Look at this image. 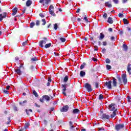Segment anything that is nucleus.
<instances>
[{
  "label": "nucleus",
  "mask_w": 131,
  "mask_h": 131,
  "mask_svg": "<svg viewBox=\"0 0 131 131\" xmlns=\"http://www.w3.org/2000/svg\"><path fill=\"white\" fill-rule=\"evenodd\" d=\"M124 128V124H118L115 125V128L116 130L119 131Z\"/></svg>",
  "instance_id": "nucleus-1"
},
{
  "label": "nucleus",
  "mask_w": 131,
  "mask_h": 131,
  "mask_svg": "<svg viewBox=\"0 0 131 131\" xmlns=\"http://www.w3.org/2000/svg\"><path fill=\"white\" fill-rule=\"evenodd\" d=\"M49 13L52 16L56 17V14L54 12V6L53 5H50L49 7Z\"/></svg>",
  "instance_id": "nucleus-2"
},
{
  "label": "nucleus",
  "mask_w": 131,
  "mask_h": 131,
  "mask_svg": "<svg viewBox=\"0 0 131 131\" xmlns=\"http://www.w3.org/2000/svg\"><path fill=\"white\" fill-rule=\"evenodd\" d=\"M112 81H109L108 82H106L104 86H106V88H107V89H108V90H111L112 89Z\"/></svg>",
  "instance_id": "nucleus-3"
},
{
  "label": "nucleus",
  "mask_w": 131,
  "mask_h": 131,
  "mask_svg": "<svg viewBox=\"0 0 131 131\" xmlns=\"http://www.w3.org/2000/svg\"><path fill=\"white\" fill-rule=\"evenodd\" d=\"M40 4H42L43 6L45 5H48L51 3V0H40L39 1Z\"/></svg>",
  "instance_id": "nucleus-4"
},
{
  "label": "nucleus",
  "mask_w": 131,
  "mask_h": 131,
  "mask_svg": "<svg viewBox=\"0 0 131 131\" xmlns=\"http://www.w3.org/2000/svg\"><path fill=\"white\" fill-rule=\"evenodd\" d=\"M122 79L124 84H126V83H127V79L126 78V74H123L122 75Z\"/></svg>",
  "instance_id": "nucleus-5"
},
{
  "label": "nucleus",
  "mask_w": 131,
  "mask_h": 131,
  "mask_svg": "<svg viewBox=\"0 0 131 131\" xmlns=\"http://www.w3.org/2000/svg\"><path fill=\"white\" fill-rule=\"evenodd\" d=\"M47 41H48L47 38H44V40H41L39 42L40 47H41V48H43V45H46L47 43Z\"/></svg>",
  "instance_id": "nucleus-6"
},
{
  "label": "nucleus",
  "mask_w": 131,
  "mask_h": 131,
  "mask_svg": "<svg viewBox=\"0 0 131 131\" xmlns=\"http://www.w3.org/2000/svg\"><path fill=\"white\" fill-rule=\"evenodd\" d=\"M85 89H86L88 92H92L93 91V89H92V86L91 85V84L86 83L85 84Z\"/></svg>",
  "instance_id": "nucleus-7"
},
{
  "label": "nucleus",
  "mask_w": 131,
  "mask_h": 131,
  "mask_svg": "<svg viewBox=\"0 0 131 131\" xmlns=\"http://www.w3.org/2000/svg\"><path fill=\"white\" fill-rule=\"evenodd\" d=\"M68 109H69V106H68V105H64L60 111L61 112H67Z\"/></svg>",
  "instance_id": "nucleus-8"
},
{
  "label": "nucleus",
  "mask_w": 131,
  "mask_h": 131,
  "mask_svg": "<svg viewBox=\"0 0 131 131\" xmlns=\"http://www.w3.org/2000/svg\"><path fill=\"white\" fill-rule=\"evenodd\" d=\"M108 109L110 111H115V104L112 103L108 106Z\"/></svg>",
  "instance_id": "nucleus-9"
},
{
  "label": "nucleus",
  "mask_w": 131,
  "mask_h": 131,
  "mask_svg": "<svg viewBox=\"0 0 131 131\" xmlns=\"http://www.w3.org/2000/svg\"><path fill=\"white\" fill-rule=\"evenodd\" d=\"M7 17V13L4 12L2 14H0V21H3V19Z\"/></svg>",
  "instance_id": "nucleus-10"
},
{
  "label": "nucleus",
  "mask_w": 131,
  "mask_h": 131,
  "mask_svg": "<svg viewBox=\"0 0 131 131\" xmlns=\"http://www.w3.org/2000/svg\"><path fill=\"white\" fill-rule=\"evenodd\" d=\"M102 117L104 119H109L110 118V116L107 114H103Z\"/></svg>",
  "instance_id": "nucleus-11"
},
{
  "label": "nucleus",
  "mask_w": 131,
  "mask_h": 131,
  "mask_svg": "<svg viewBox=\"0 0 131 131\" xmlns=\"http://www.w3.org/2000/svg\"><path fill=\"white\" fill-rule=\"evenodd\" d=\"M62 88H63L62 92V94L63 95H64V96H66V93H65V92L66 91V85H61Z\"/></svg>",
  "instance_id": "nucleus-12"
},
{
  "label": "nucleus",
  "mask_w": 131,
  "mask_h": 131,
  "mask_svg": "<svg viewBox=\"0 0 131 131\" xmlns=\"http://www.w3.org/2000/svg\"><path fill=\"white\" fill-rule=\"evenodd\" d=\"M127 72L129 73V75L131 74V64L128 63L127 65Z\"/></svg>",
  "instance_id": "nucleus-13"
},
{
  "label": "nucleus",
  "mask_w": 131,
  "mask_h": 131,
  "mask_svg": "<svg viewBox=\"0 0 131 131\" xmlns=\"http://www.w3.org/2000/svg\"><path fill=\"white\" fill-rule=\"evenodd\" d=\"M12 15L15 16L17 14V12H18V8L17 7H15L13 10H12Z\"/></svg>",
  "instance_id": "nucleus-14"
},
{
  "label": "nucleus",
  "mask_w": 131,
  "mask_h": 131,
  "mask_svg": "<svg viewBox=\"0 0 131 131\" xmlns=\"http://www.w3.org/2000/svg\"><path fill=\"white\" fill-rule=\"evenodd\" d=\"M113 85L114 86L117 85V80H116L115 78H113Z\"/></svg>",
  "instance_id": "nucleus-15"
},
{
  "label": "nucleus",
  "mask_w": 131,
  "mask_h": 131,
  "mask_svg": "<svg viewBox=\"0 0 131 131\" xmlns=\"http://www.w3.org/2000/svg\"><path fill=\"white\" fill-rule=\"evenodd\" d=\"M15 71L17 74H18V75H21L22 72H21V70H20V69H16L15 70Z\"/></svg>",
  "instance_id": "nucleus-16"
},
{
  "label": "nucleus",
  "mask_w": 131,
  "mask_h": 131,
  "mask_svg": "<svg viewBox=\"0 0 131 131\" xmlns=\"http://www.w3.org/2000/svg\"><path fill=\"white\" fill-rule=\"evenodd\" d=\"M32 4V2L30 0H28L26 2V6L27 7H30Z\"/></svg>",
  "instance_id": "nucleus-17"
},
{
  "label": "nucleus",
  "mask_w": 131,
  "mask_h": 131,
  "mask_svg": "<svg viewBox=\"0 0 131 131\" xmlns=\"http://www.w3.org/2000/svg\"><path fill=\"white\" fill-rule=\"evenodd\" d=\"M115 116H116V110L113 112V113L111 115V118H114Z\"/></svg>",
  "instance_id": "nucleus-18"
},
{
  "label": "nucleus",
  "mask_w": 131,
  "mask_h": 131,
  "mask_svg": "<svg viewBox=\"0 0 131 131\" xmlns=\"http://www.w3.org/2000/svg\"><path fill=\"white\" fill-rule=\"evenodd\" d=\"M79 112V110H78L77 108L74 109L73 111V114H78Z\"/></svg>",
  "instance_id": "nucleus-19"
},
{
  "label": "nucleus",
  "mask_w": 131,
  "mask_h": 131,
  "mask_svg": "<svg viewBox=\"0 0 131 131\" xmlns=\"http://www.w3.org/2000/svg\"><path fill=\"white\" fill-rule=\"evenodd\" d=\"M43 99H45L46 101H50V97L48 95H45L42 96Z\"/></svg>",
  "instance_id": "nucleus-20"
},
{
  "label": "nucleus",
  "mask_w": 131,
  "mask_h": 131,
  "mask_svg": "<svg viewBox=\"0 0 131 131\" xmlns=\"http://www.w3.org/2000/svg\"><path fill=\"white\" fill-rule=\"evenodd\" d=\"M107 22L110 24H112V23H113V20H112V18H111V17H109L107 20Z\"/></svg>",
  "instance_id": "nucleus-21"
},
{
  "label": "nucleus",
  "mask_w": 131,
  "mask_h": 131,
  "mask_svg": "<svg viewBox=\"0 0 131 131\" xmlns=\"http://www.w3.org/2000/svg\"><path fill=\"white\" fill-rule=\"evenodd\" d=\"M80 75L81 77H83V76H84V75H85V72H83V71H81L80 72Z\"/></svg>",
  "instance_id": "nucleus-22"
},
{
  "label": "nucleus",
  "mask_w": 131,
  "mask_h": 131,
  "mask_svg": "<svg viewBox=\"0 0 131 131\" xmlns=\"http://www.w3.org/2000/svg\"><path fill=\"white\" fill-rule=\"evenodd\" d=\"M123 49L124 51H127V49H128V48L125 44H124V45H123Z\"/></svg>",
  "instance_id": "nucleus-23"
},
{
  "label": "nucleus",
  "mask_w": 131,
  "mask_h": 131,
  "mask_svg": "<svg viewBox=\"0 0 131 131\" xmlns=\"http://www.w3.org/2000/svg\"><path fill=\"white\" fill-rule=\"evenodd\" d=\"M105 6L106 7H108V8H111V7H112V5H111V4L109 3H105Z\"/></svg>",
  "instance_id": "nucleus-24"
},
{
  "label": "nucleus",
  "mask_w": 131,
  "mask_h": 131,
  "mask_svg": "<svg viewBox=\"0 0 131 131\" xmlns=\"http://www.w3.org/2000/svg\"><path fill=\"white\" fill-rule=\"evenodd\" d=\"M104 37H105V35H104L103 34V33H100V37H99V40H101V39H103V38H104Z\"/></svg>",
  "instance_id": "nucleus-25"
},
{
  "label": "nucleus",
  "mask_w": 131,
  "mask_h": 131,
  "mask_svg": "<svg viewBox=\"0 0 131 131\" xmlns=\"http://www.w3.org/2000/svg\"><path fill=\"white\" fill-rule=\"evenodd\" d=\"M51 46H52V43H49L46 44L45 46V48L46 49H48V48H50Z\"/></svg>",
  "instance_id": "nucleus-26"
},
{
  "label": "nucleus",
  "mask_w": 131,
  "mask_h": 131,
  "mask_svg": "<svg viewBox=\"0 0 131 131\" xmlns=\"http://www.w3.org/2000/svg\"><path fill=\"white\" fill-rule=\"evenodd\" d=\"M29 123H26L25 124V128L26 129H27V128H28V127H29Z\"/></svg>",
  "instance_id": "nucleus-27"
},
{
  "label": "nucleus",
  "mask_w": 131,
  "mask_h": 131,
  "mask_svg": "<svg viewBox=\"0 0 131 131\" xmlns=\"http://www.w3.org/2000/svg\"><path fill=\"white\" fill-rule=\"evenodd\" d=\"M123 21L124 24H126V25L128 24V21L127 20V19L125 18L123 19Z\"/></svg>",
  "instance_id": "nucleus-28"
},
{
  "label": "nucleus",
  "mask_w": 131,
  "mask_h": 131,
  "mask_svg": "<svg viewBox=\"0 0 131 131\" xmlns=\"http://www.w3.org/2000/svg\"><path fill=\"white\" fill-rule=\"evenodd\" d=\"M106 69H107V70H110V69H111L112 68V67H111V66H110L109 64H107L106 66Z\"/></svg>",
  "instance_id": "nucleus-29"
},
{
  "label": "nucleus",
  "mask_w": 131,
  "mask_h": 131,
  "mask_svg": "<svg viewBox=\"0 0 131 131\" xmlns=\"http://www.w3.org/2000/svg\"><path fill=\"white\" fill-rule=\"evenodd\" d=\"M63 81L64 82H67V81H68V76L64 77V78L63 79Z\"/></svg>",
  "instance_id": "nucleus-30"
},
{
  "label": "nucleus",
  "mask_w": 131,
  "mask_h": 131,
  "mask_svg": "<svg viewBox=\"0 0 131 131\" xmlns=\"http://www.w3.org/2000/svg\"><path fill=\"white\" fill-rule=\"evenodd\" d=\"M26 113L28 115H29V112H32V110H26Z\"/></svg>",
  "instance_id": "nucleus-31"
},
{
  "label": "nucleus",
  "mask_w": 131,
  "mask_h": 131,
  "mask_svg": "<svg viewBox=\"0 0 131 131\" xmlns=\"http://www.w3.org/2000/svg\"><path fill=\"white\" fill-rule=\"evenodd\" d=\"M33 94L34 96H35V97H38V95L37 94V93L36 92V91H33Z\"/></svg>",
  "instance_id": "nucleus-32"
},
{
  "label": "nucleus",
  "mask_w": 131,
  "mask_h": 131,
  "mask_svg": "<svg viewBox=\"0 0 131 131\" xmlns=\"http://www.w3.org/2000/svg\"><path fill=\"white\" fill-rule=\"evenodd\" d=\"M11 118H10V117H8V121L7 122V124H10V123H11Z\"/></svg>",
  "instance_id": "nucleus-33"
},
{
  "label": "nucleus",
  "mask_w": 131,
  "mask_h": 131,
  "mask_svg": "<svg viewBox=\"0 0 131 131\" xmlns=\"http://www.w3.org/2000/svg\"><path fill=\"white\" fill-rule=\"evenodd\" d=\"M27 103V101L25 100V101H24L23 102V103H22V102H19V104H20V105H21V106H24V104H25V103Z\"/></svg>",
  "instance_id": "nucleus-34"
},
{
  "label": "nucleus",
  "mask_w": 131,
  "mask_h": 131,
  "mask_svg": "<svg viewBox=\"0 0 131 131\" xmlns=\"http://www.w3.org/2000/svg\"><path fill=\"white\" fill-rule=\"evenodd\" d=\"M42 22L43 23L42 24V25H46V24H47V21H46V19H42Z\"/></svg>",
  "instance_id": "nucleus-35"
},
{
  "label": "nucleus",
  "mask_w": 131,
  "mask_h": 131,
  "mask_svg": "<svg viewBox=\"0 0 131 131\" xmlns=\"http://www.w3.org/2000/svg\"><path fill=\"white\" fill-rule=\"evenodd\" d=\"M34 25H35V24L34 23H31L30 25V28H32L33 26H34Z\"/></svg>",
  "instance_id": "nucleus-36"
},
{
  "label": "nucleus",
  "mask_w": 131,
  "mask_h": 131,
  "mask_svg": "<svg viewBox=\"0 0 131 131\" xmlns=\"http://www.w3.org/2000/svg\"><path fill=\"white\" fill-rule=\"evenodd\" d=\"M103 98H104V96L102 94H100L99 96V100H102V99H103Z\"/></svg>",
  "instance_id": "nucleus-37"
},
{
  "label": "nucleus",
  "mask_w": 131,
  "mask_h": 131,
  "mask_svg": "<svg viewBox=\"0 0 131 131\" xmlns=\"http://www.w3.org/2000/svg\"><path fill=\"white\" fill-rule=\"evenodd\" d=\"M69 124H70V126H71V128H73L74 127V126H73V125H72V122L70 121Z\"/></svg>",
  "instance_id": "nucleus-38"
},
{
  "label": "nucleus",
  "mask_w": 131,
  "mask_h": 131,
  "mask_svg": "<svg viewBox=\"0 0 131 131\" xmlns=\"http://www.w3.org/2000/svg\"><path fill=\"white\" fill-rule=\"evenodd\" d=\"M60 40L62 42H65V41H66V39L64 38H60Z\"/></svg>",
  "instance_id": "nucleus-39"
},
{
  "label": "nucleus",
  "mask_w": 131,
  "mask_h": 131,
  "mask_svg": "<svg viewBox=\"0 0 131 131\" xmlns=\"http://www.w3.org/2000/svg\"><path fill=\"white\" fill-rule=\"evenodd\" d=\"M54 28L55 30H57V29H58V24H55L54 25Z\"/></svg>",
  "instance_id": "nucleus-40"
},
{
  "label": "nucleus",
  "mask_w": 131,
  "mask_h": 131,
  "mask_svg": "<svg viewBox=\"0 0 131 131\" xmlns=\"http://www.w3.org/2000/svg\"><path fill=\"white\" fill-rule=\"evenodd\" d=\"M85 64H84V63H83L82 64H81V66H80V69L81 70L83 69V68H84V66H85Z\"/></svg>",
  "instance_id": "nucleus-41"
},
{
  "label": "nucleus",
  "mask_w": 131,
  "mask_h": 131,
  "mask_svg": "<svg viewBox=\"0 0 131 131\" xmlns=\"http://www.w3.org/2000/svg\"><path fill=\"white\" fill-rule=\"evenodd\" d=\"M105 62H106L107 64L110 63V59L107 58V59L105 60Z\"/></svg>",
  "instance_id": "nucleus-42"
},
{
  "label": "nucleus",
  "mask_w": 131,
  "mask_h": 131,
  "mask_svg": "<svg viewBox=\"0 0 131 131\" xmlns=\"http://www.w3.org/2000/svg\"><path fill=\"white\" fill-rule=\"evenodd\" d=\"M118 16L119 18H122V17H123V14L122 13H119Z\"/></svg>",
  "instance_id": "nucleus-43"
},
{
  "label": "nucleus",
  "mask_w": 131,
  "mask_h": 131,
  "mask_svg": "<svg viewBox=\"0 0 131 131\" xmlns=\"http://www.w3.org/2000/svg\"><path fill=\"white\" fill-rule=\"evenodd\" d=\"M43 124H45V125H47V124H48V121L46 120H43Z\"/></svg>",
  "instance_id": "nucleus-44"
},
{
  "label": "nucleus",
  "mask_w": 131,
  "mask_h": 131,
  "mask_svg": "<svg viewBox=\"0 0 131 131\" xmlns=\"http://www.w3.org/2000/svg\"><path fill=\"white\" fill-rule=\"evenodd\" d=\"M27 45V41H26L23 43V46L24 47H25V46H26Z\"/></svg>",
  "instance_id": "nucleus-45"
},
{
  "label": "nucleus",
  "mask_w": 131,
  "mask_h": 131,
  "mask_svg": "<svg viewBox=\"0 0 131 131\" xmlns=\"http://www.w3.org/2000/svg\"><path fill=\"white\" fill-rule=\"evenodd\" d=\"M92 60H93V61H94V62H97V61H98V59L95 57H93L92 58Z\"/></svg>",
  "instance_id": "nucleus-46"
},
{
  "label": "nucleus",
  "mask_w": 131,
  "mask_h": 131,
  "mask_svg": "<svg viewBox=\"0 0 131 131\" xmlns=\"http://www.w3.org/2000/svg\"><path fill=\"white\" fill-rule=\"evenodd\" d=\"M36 25L37 26H39V20H37L36 22Z\"/></svg>",
  "instance_id": "nucleus-47"
},
{
  "label": "nucleus",
  "mask_w": 131,
  "mask_h": 131,
  "mask_svg": "<svg viewBox=\"0 0 131 131\" xmlns=\"http://www.w3.org/2000/svg\"><path fill=\"white\" fill-rule=\"evenodd\" d=\"M102 52L103 54H105V53H106V49H103Z\"/></svg>",
  "instance_id": "nucleus-48"
},
{
  "label": "nucleus",
  "mask_w": 131,
  "mask_h": 131,
  "mask_svg": "<svg viewBox=\"0 0 131 131\" xmlns=\"http://www.w3.org/2000/svg\"><path fill=\"white\" fill-rule=\"evenodd\" d=\"M4 93H5V94H9V91H7L6 90H4Z\"/></svg>",
  "instance_id": "nucleus-49"
},
{
  "label": "nucleus",
  "mask_w": 131,
  "mask_h": 131,
  "mask_svg": "<svg viewBox=\"0 0 131 131\" xmlns=\"http://www.w3.org/2000/svg\"><path fill=\"white\" fill-rule=\"evenodd\" d=\"M39 16L40 17H41V18H43V17H45V15H43V14L42 13H40Z\"/></svg>",
  "instance_id": "nucleus-50"
},
{
  "label": "nucleus",
  "mask_w": 131,
  "mask_h": 131,
  "mask_svg": "<svg viewBox=\"0 0 131 131\" xmlns=\"http://www.w3.org/2000/svg\"><path fill=\"white\" fill-rule=\"evenodd\" d=\"M39 101L41 102V103H43V98L42 97V98L40 99Z\"/></svg>",
  "instance_id": "nucleus-51"
},
{
  "label": "nucleus",
  "mask_w": 131,
  "mask_h": 131,
  "mask_svg": "<svg viewBox=\"0 0 131 131\" xmlns=\"http://www.w3.org/2000/svg\"><path fill=\"white\" fill-rule=\"evenodd\" d=\"M115 4H118V0H113Z\"/></svg>",
  "instance_id": "nucleus-52"
},
{
  "label": "nucleus",
  "mask_w": 131,
  "mask_h": 131,
  "mask_svg": "<svg viewBox=\"0 0 131 131\" xmlns=\"http://www.w3.org/2000/svg\"><path fill=\"white\" fill-rule=\"evenodd\" d=\"M99 83L98 82L95 83L96 88H98L99 87Z\"/></svg>",
  "instance_id": "nucleus-53"
},
{
  "label": "nucleus",
  "mask_w": 131,
  "mask_h": 131,
  "mask_svg": "<svg viewBox=\"0 0 131 131\" xmlns=\"http://www.w3.org/2000/svg\"><path fill=\"white\" fill-rule=\"evenodd\" d=\"M103 46H107V42L103 41Z\"/></svg>",
  "instance_id": "nucleus-54"
},
{
  "label": "nucleus",
  "mask_w": 131,
  "mask_h": 131,
  "mask_svg": "<svg viewBox=\"0 0 131 131\" xmlns=\"http://www.w3.org/2000/svg\"><path fill=\"white\" fill-rule=\"evenodd\" d=\"M107 14L106 13H104L103 15V18H107Z\"/></svg>",
  "instance_id": "nucleus-55"
},
{
  "label": "nucleus",
  "mask_w": 131,
  "mask_h": 131,
  "mask_svg": "<svg viewBox=\"0 0 131 131\" xmlns=\"http://www.w3.org/2000/svg\"><path fill=\"white\" fill-rule=\"evenodd\" d=\"M37 60V59H36V58H33L31 59L32 61H36Z\"/></svg>",
  "instance_id": "nucleus-56"
},
{
  "label": "nucleus",
  "mask_w": 131,
  "mask_h": 131,
  "mask_svg": "<svg viewBox=\"0 0 131 131\" xmlns=\"http://www.w3.org/2000/svg\"><path fill=\"white\" fill-rule=\"evenodd\" d=\"M10 88H11V86L8 85L6 86V90H10Z\"/></svg>",
  "instance_id": "nucleus-57"
},
{
  "label": "nucleus",
  "mask_w": 131,
  "mask_h": 131,
  "mask_svg": "<svg viewBox=\"0 0 131 131\" xmlns=\"http://www.w3.org/2000/svg\"><path fill=\"white\" fill-rule=\"evenodd\" d=\"M35 105L36 106V107H38V108H39V107H40V105H39L36 103H35Z\"/></svg>",
  "instance_id": "nucleus-58"
},
{
  "label": "nucleus",
  "mask_w": 131,
  "mask_h": 131,
  "mask_svg": "<svg viewBox=\"0 0 131 131\" xmlns=\"http://www.w3.org/2000/svg\"><path fill=\"white\" fill-rule=\"evenodd\" d=\"M112 30H113V29H112V28H110L108 29V31H110V32H112Z\"/></svg>",
  "instance_id": "nucleus-59"
},
{
  "label": "nucleus",
  "mask_w": 131,
  "mask_h": 131,
  "mask_svg": "<svg viewBox=\"0 0 131 131\" xmlns=\"http://www.w3.org/2000/svg\"><path fill=\"white\" fill-rule=\"evenodd\" d=\"M84 20H85V21L86 22H88V18H87L86 17H84Z\"/></svg>",
  "instance_id": "nucleus-60"
},
{
  "label": "nucleus",
  "mask_w": 131,
  "mask_h": 131,
  "mask_svg": "<svg viewBox=\"0 0 131 131\" xmlns=\"http://www.w3.org/2000/svg\"><path fill=\"white\" fill-rule=\"evenodd\" d=\"M126 2H127V0H123L122 3L123 4H125V3H126Z\"/></svg>",
  "instance_id": "nucleus-61"
},
{
  "label": "nucleus",
  "mask_w": 131,
  "mask_h": 131,
  "mask_svg": "<svg viewBox=\"0 0 131 131\" xmlns=\"http://www.w3.org/2000/svg\"><path fill=\"white\" fill-rule=\"evenodd\" d=\"M114 39H115V38H114V36H112V37H111V40H114Z\"/></svg>",
  "instance_id": "nucleus-62"
},
{
  "label": "nucleus",
  "mask_w": 131,
  "mask_h": 131,
  "mask_svg": "<svg viewBox=\"0 0 131 131\" xmlns=\"http://www.w3.org/2000/svg\"><path fill=\"white\" fill-rule=\"evenodd\" d=\"M80 9H78L77 10V11H76V13H78V12H80Z\"/></svg>",
  "instance_id": "nucleus-63"
},
{
  "label": "nucleus",
  "mask_w": 131,
  "mask_h": 131,
  "mask_svg": "<svg viewBox=\"0 0 131 131\" xmlns=\"http://www.w3.org/2000/svg\"><path fill=\"white\" fill-rule=\"evenodd\" d=\"M86 130V129H81V131H85Z\"/></svg>",
  "instance_id": "nucleus-64"
}]
</instances>
